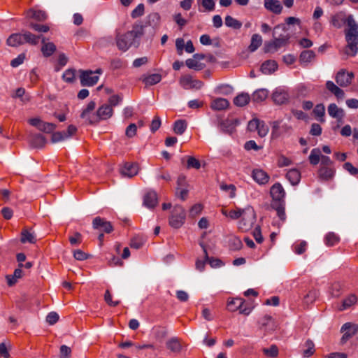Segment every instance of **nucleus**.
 I'll return each instance as SVG.
<instances>
[{"label":"nucleus","mask_w":358,"mask_h":358,"mask_svg":"<svg viewBox=\"0 0 358 358\" xmlns=\"http://www.w3.org/2000/svg\"><path fill=\"white\" fill-rule=\"evenodd\" d=\"M345 29V38L347 43L344 48V53L350 57L355 56L358 52V24L352 15L346 19Z\"/></svg>","instance_id":"1"},{"label":"nucleus","mask_w":358,"mask_h":358,"mask_svg":"<svg viewBox=\"0 0 358 358\" xmlns=\"http://www.w3.org/2000/svg\"><path fill=\"white\" fill-rule=\"evenodd\" d=\"M222 213L227 217L232 220L241 218L242 222H253L255 219V213L252 208L248 207L245 209L235 208L231 210H223Z\"/></svg>","instance_id":"2"},{"label":"nucleus","mask_w":358,"mask_h":358,"mask_svg":"<svg viewBox=\"0 0 358 358\" xmlns=\"http://www.w3.org/2000/svg\"><path fill=\"white\" fill-rule=\"evenodd\" d=\"M213 123L220 130L226 134H232L237 124L236 120L225 118L222 115H216Z\"/></svg>","instance_id":"3"},{"label":"nucleus","mask_w":358,"mask_h":358,"mask_svg":"<svg viewBox=\"0 0 358 358\" xmlns=\"http://www.w3.org/2000/svg\"><path fill=\"white\" fill-rule=\"evenodd\" d=\"M137 34L134 31H129L124 34H118L116 36V45L122 51L127 50L133 43Z\"/></svg>","instance_id":"4"},{"label":"nucleus","mask_w":358,"mask_h":358,"mask_svg":"<svg viewBox=\"0 0 358 358\" xmlns=\"http://www.w3.org/2000/svg\"><path fill=\"white\" fill-rule=\"evenodd\" d=\"M96 103L92 101L88 103L86 108L83 109L80 114V117L88 124H96L99 122L97 113L94 111Z\"/></svg>","instance_id":"5"},{"label":"nucleus","mask_w":358,"mask_h":358,"mask_svg":"<svg viewBox=\"0 0 358 358\" xmlns=\"http://www.w3.org/2000/svg\"><path fill=\"white\" fill-rule=\"evenodd\" d=\"M227 308L231 312L238 310L241 314L248 315L252 308L245 304V300L242 298H236L227 303Z\"/></svg>","instance_id":"6"},{"label":"nucleus","mask_w":358,"mask_h":358,"mask_svg":"<svg viewBox=\"0 0 358 358\" xmlns=\"http://www.w3.org/2000/svg\"><path fill=\"white\" fill-rule=\"evenodd\" d=\"M80 83L83 86H93L99 80V76L94 75V73L101 74L102 71L101 69H96L95 72L92 71H79Z\"/></svg>","instance_id":"7"},{"label":"nucleus","mask_w":358,"mask_h":358,"mask_svg":"<svg viewBox=\"0 0 358 358\" xmlns=\"http://www.w3.org/2000/svg\"><path fill=\"white\" fill-rule=\"evenodd\" d=\"M289 38L290 36L289 34L280 35L278 38H275L273 41L265 45V52H273L277 51L279 48L285 46L288 43Z\"/></svg>","instance_id":"8"},{"label":"nucleus","mask_w":358,"mask_h":358,"mask_svg":"<svg viewBox=\"0 0 358 358\" xmlns=\"http://www.w3.org/2000/svg\"><path fill=\"white\" fill-rule=\"evenodd\" d=\"M28 122L41 131L48 134L52 133L57 127L56 124L44 122L38 117L31 118L28 120Z\"/></svg>","instance_id":"9"},{"label":"nucleus","mask_w":358,"mask_h":358,"mask_svg":"<svg viewBox=\"0 0 358 358\" xmlns=\"http://www.w3.org/2000/svg\"><path fill=\"white\" fill-rule=\"evenodd\" d=\"M206 232L202 233L201 236V241H199V245L201 247L204 254V259L210 264L212 268H220L224 265L222 260L217 258L209 257L207 252V248L204 243V238L206 237Z\"/></svg>","instance_id":"10"},{"label":"nucleus","mask_w":358,"mask_h":358,"mask_svg":"<svg viewBox=\"0 0 358 358\" xmlns=\"http://www.w3.org/2000/svg\"><path fill=\"white\" fill-rule=\"evenodd\" d=\"M180 84L185 89L200 90L203 86V83L199 80L194 79L189 75H185L180 78Z\"/></svg>","instance_id":"11"},{"label":"nucleus","mask_w":358,"mask_h":358,"mask_svg":"<svg viewBox=\"0 0 358 358\" xmlns=\"http://www.w3.org/2000/svg\"><path fill=\"white\" fill-rule=\"evenodd\" d=\"M353 78L352 72H347L345 69H341L336 73V82L339 86L345 87L351 84Z\"/></svg>","instance_id":"12"},{"label":"nucleus","mask_w":358,"mask_h":358,"mask_svg":"<svg viewBox=\"0 0 358 358\" xmlns=\"http://www.w3.org/2000/svg\"><path fill=\"white\" fill-rule=\"evenodd\" d=\"M143 206L148 208H154L158 203L157 194L155 191L150 190L143 196Z\"/></svg>","instance_id":"13"},{"label":"nucleus","mask_w":358,"mask_h":358,"mask_svg":"<svg viewBox=\"0 0 358 358\" xmlns=\"http://www.w3.org/2000/svg\"><path fill=\"white\" fill-rule=\"evenodd\" d=\"M138 166L136 163H125L120 169L122 176L131 178L136 176L138 172Z\"/></svg>","instance_id":"14"},{"label":"nucleus","mask_w":358,"mask_h":358,"mask_svg":"<svg viewBox=\"0 0 358 358\" xmlns=\"http://www.w3.org/2000/svg\"><path fill=\"white\" fill-rule=\"evenodd\" d=\"M335 174V169L333 166H320L318 170V178L322 181L331 180Z\"/></svg>","instance_id":"15"},{"label":"nucleus","mask_w":358,"mask_h":358,"mask_svg":"<svg viewBox=\"0 0 358 358\" xmlns=\"http://www.w3.org/2000/svg\"><path fill=\"white\" fill-rule=\"evenodd\" d=\"M252 177L259 185L266 184L270 179L268 174L262 169H256L252 171Z\"/></svg>","instance_id":"16"},{"label":"nucleus","mask_w":358,"mask_h":358,"mask_svg":"<svg viewBox=\"0 0 358 358\" xmlns=\"http://www.w3.org/2000/svg\"><path fill=\"white\" fill-rule=\"evenodd\" d=\"M272 99L275 103L282 105L288 103L289 96L287 91L276 90L272 94Z\"/></svg>","instance_id":"17"},{"label":"nucleus","mask_w":358,"mask_h":358,"mask_svg":"<svg viewBox=\"0 0 358 358\" xmlns=\"http://www.w3.org/2000/svg\"><path fill=\"white\" fill-rule=\"evenodd\" d=\"M99 122L110 118L113 113V110L111 106L108 104L102 105L96 110Z\"/></svg>","instance_id":"18"},{"label":"nucleus","mask_w":358,"mask_h":358,"mask_svg":"<svg viewBox=\"0 0 358 358\" xmlns=\"http://www.w3.org/2000/svg\"><path fill=\"white\" fill-rule=\"evenodd\" d=\"M270 193L272 198L276 201L282 200L285 195V192L282 186L278 182L275 183L271 187Z\"/></svg>","instance_id":"19"},{"label":"nucleus","mask_w":358,"mask_h":358,"mask_svg":"<svg viewBox=\"0 0 358 358\" xmlns=\"http://www.w3.org/2000/svg\"><path fill=\"white\" fill-rule=\"evenodd\" d=\"M229 106V102L224 98H216L210 102V108L215 110H222L227 109Z\"/></svg>","instance_id":"20"},{"label":"nucleus","mask_w":358,"mask_h":358,"mask_svg":"<svg viewBox=\"0 0 358 358\" xmlns=\"http://www.w3.org/2000/svg\"><path fill=\"white\" fill-rule=\"evenodd\" d=\"M264 6L267 10L275 14L280 13L282 10V6L278 0H264Z\"/></svg>","instance_id":"21"},{"label":"nucleus","mask_w":358,"mask_h":358,"mask_svg":"<svg viewBox=\"0 0 358 358\" xmlns=\"http://www.w3.org/2000/svg\"><path fill=\"white\" fill-rule=\"evenodd\" d=\"M329 115L333 118H341L345 115L343 108H339L336 103H330L327 108Z\"/></svg>","instance_id":"22"},{"label":"nucleus","mask_w":358,"mask_h":358,"mask_svg":"<svg viewBox=\"0 0 358 358\" xmlns=\"http://www.w3.org/2000/svg\"><path fill=\"white\" fill-rule=\"evenodd\" d=\"M346 19L345 14L340 12L331 16L330 23L333 27L340 29L343 24H346Z\"/></svg>","instance_id":"23"},{"label":"nucleus","mask_w":358,"mask_h":358,"mask_svg":"<svg viewBox=\"0 0 358 358\" xmlns=\"http://www.w3.org/2000/svg\"><path fill=\"white\" fill-rule=\"evenodd\" d=\"M36 241V236L34 234L32 228L23 229L21 232V242L23 243H34Z\"/></svg>","instance_id":"24"},{"label":"nucleus","mask_w":358,"mask_h":358,"mask_svg":"<svg viewBox=\"0 0 358 358\" xmlns=\"http://www.w3.org/2000/svg\"><path fill=\"white\" fill-rule=\"evenodd\" d=\"M326 87L331 93L334 94L338 99H342L344 98V91L335 85L334 82L327 81L326 83Z\"/></svg>","instance_id":"25"},{"label":"nucleus","mask_w":358,"mask_h":358,"mask_svg":"<svg viewBox=\"0 0 358 358\" xmlns=\"http://www.w3.org/2000/svg\"><path fill=\"white\" fill-rule=\"evenodd\" d=\"M42 43L41 52L44 57H50L55 52L56 46L53 43L45 42V38H42Z\"/></svg>","instance_id":"26"},{"label":"nucleus","mask_w":358,"mask_h":358,"mask_svg":"<svg viewBox=\"0 0 358 358\" xmlns=\"http://www.w3.org/2000/svg\"><path fill=\"white\" fill-rule=\"evenodd\" d=\"M29 142L32 147L40 148L45 145L46 139L41 134H34L30 136Z\"/></svg>","instance_id":"27"},{"label":"nucleus","mask_w":358,"mask_h":358,"mask_svg":"<svg viewBox=\"0 0 358 358\" xmlns=\"http://www.w3.org/2000/svg\"><path fill=\"white\" fill-rule=\"evenodd\" d=\"M278 69V64L274 60H267L261 66V71L264 74H271Z\"/></svg>","instance_id":"28"},{"label":"nucleus","mask_w":358,"mask_h":358,"mask_svg":"<svg viewBox=\"0 0 358 358\" xmlns=\"http://www.w3.org/2000/svg\"><path fill=\"white\" fill-rule=\"evenodd\" d=\"M24 43L23 34H13L7 39L9 46L17 47Z\"/></svg>","instance_id":"29"},{"label":"nucleus","mask_w":358,"mask_h":358,"mask_svg":"<svg viewBox=\"0 0 358 358\" xmlns=\"http://www.w3.org/2000/svg\"><path fill=\"white\" fill-rule=\"evenodd\" d=\"M142 81L145 85L150 86L159 83L162 80V76L159 73H153L142 77Z\"/></svg>","instance_id":"30"},{"label":"nucleus","mask_w":358,"mask_h":358,"mask_svg":"<svg viewBox=\"0 0 358 358\" xmlns=\"http://www.w3.org/2000/svg\"><path fill=\"white\" fill-rule=\"evenodd\" d=\"M172 217L177 222H183L185 217V211L180 206H174L172 211Z\"/></svg>","instance_id":"31"},{"label":"nucleus","mask_w":358,"mask_h":358,"mask_svg":"<svg viewBox=\"0 0 358 358\" xmlns=\"http://www.w3.org/2000/svg\"><path fill=\"white\" fill-rule=\"evenodd\" d=\"M147 241V238L143 235L134 236L130 241V247L134 249H139L143 247Z\"/></svg>","instance_id":"32"},{"label":"nucleus","mask_w":358,"mask_h":358,"mask_svg":"<svg viewBox=\"0 0 358 358\" xmlns=\"http://www.w3.org/2000/svg\"><path fill=\"white\" fill-rule=\"evenodd\" d=\"M286 178L291 182L292 185H294L299 182L301 179V173L297 169H290L287 173Z\"/></svg>","instance_id":"33"},{"label":"nucleus","mask_w":358,"mask_h":358,"mask_svg":"<svg viewBox=\"0 0 358 358\" xmlns=\"http://www.w3.org/2000/svg\"><path fill=\"white\" fill-rule=\"evenodd\" d=\"M166 345V348L173 352H179L182 348L180 342L176 337H173L167 341Z\"/></svg>","instance_id":"34"},{"label":"nucleus","mask_w":358,"mask_h":358,"mask_svg":"<svg viewBox=\"0 0 358 358\" xmlns=\"http://www.w3.org/2000/svg\"><path fill=\"white\" fill-rule=\"evenodd\" d=\"M340 241V237L334 232H329L326 234L324 238L325 245L328 247L334 246L338 243Z\"/></svg>","instance_id":"35"},{"label":"nucleus","mask_w":358,"mask_h":358,"mask_svg":"<svg viewBox=\"0 0 358 358\" xmlns=\"http://www.w3.org/2000/svg\"><path fill=\"white\" fill-rule=\"evenodd\" d=\"M250 100V97L247 93H241L236 96L234 99V103L239 107H243L247 105Z\"/></svg>","instance_id":"36"},{"label":"nucleus","mask_w":358,"mask_h":358,"mask_svg":"<svg viewBox=\"0 0 358 358\" xmlns=\"http://www.w3.org/2000/svg\"><path fill=\"white\" fill-rule=\"evenodd\" d=\"M268 95V90L265 89H259L256 90L252 96V99L255 102H262L264 101Z\"/></svg>","instance_id":"37"},{"label":"nucleus","mask_w":358,"mask_h":358,"mask_svg":"<svg viewBox=\"0 0 358 358\" xmlns=\"http://www.w3.org/2000/svg\"><path fill=\"white\" fill-rule=\"evenodd\" d=\"M262 38L259 34H255L252 36L251 43L248 47L250 52H255L262 45Z\"/></svg>","instance_id":"38"},{"label":"nucleus","mask_w":358,"mask_h":358,"mask_svg":"<svg viewBox=\"0 0 358 358\" xmlns=\"http://www.w3.org/2000/svg\"><path fill=\"white\" fill-rule=\"evenodd\" d=\"M22 267H18L17 268L15 269L13 275H7L6 276L8 285L9 286H12L14 284H15L17 282V280L19 278H21L22 277L23 271L22 270Z\"/></svg>","instance_id":"39"},{"label":"nucleus","mask_w":358,"mask_h":358,"mask_svg":"<svg viewBox=\"0 0 358 358\" xmlns=\"http://www.w3.org/2000/svg\"><path fill=\"white\" fill-rule=\"evenodd\" d=\"M187 122L185 120H178L173 124V131L178 135H182L187 129Z\"/></svg>","instance_id":"40"},{"label":"nucleus","mask_w":358,"mask_h":358,"mask_svg":"<svg viewBox=\"0 0 358 358\" xmlns=\"http://www.w3.org/2000/svg\"><path fill=\"white\" fill-rule=\"evenodd\" d=\"M24 43H27L30 45H35L38 44L41 36H36L29 31H25L23 33Z\"/></svg>","instance_id":"41"},{"label":"nucleus","mask_w":358,"mask_h":358,"mask_svg":"<svg viewBox=\"0 0 358 358\" xmlns=\"http://www.w3.org/2000/svg\"><path fill=\"white\" fill-rule=\"evenodd\" d=\"M315 57V53L313 50H304L300 56L299 60L301 63H309L312 62Z\"/></svg>","instance_id":"42"},{"label":"nucleus","mask_w":358,"mask_h":358,"mask_svg":"<svg viewBox=\"0 0 358 358\" xmlns=\"http://www.w3.org/2000/svg\"><path fill=\"white\" fill-rule=\"evenodd\" d=\"M321 152L318 148L313 149L308 157L310 164L315 166L321 160Z\"/></svg>","instance_id":"43"},{"label":"nucleus","mask_w":358,"mask_h":358,"mask_svg":"<svg viewBox=\"0 0 358 358\" xmlns=\"http://www.w3.org/2000/svg\"><path fill=\"white\" fill-rule=\"evenodd\" d=\"M313 113L315 117L319 118V121L320 122H324L325 120L324 118L325 115V107L324 104L320 103L317 104L313 109Z\"/></svg>","instance_id":"44"},{"label":"nucleus","mask_w":358,"mask_h":358,"mask_svg":"<svg viewBox=\"0 0 358 358\" xmlns=\"http://www.w3.org/2000/svg\"><path fill=\"white\" fill-rule=\"evenodd\" d=\"M304 347L306 349L303 350V357H309L314 354L315 351V345L311 340H307L304 344Z\"/></svg>","instance_id":"45"},{"label":"nucleus","mask_w":358,"mask_h":358,"mask_svg":"<svg viewBox=\"0 0 358 358\" xmlns=\"http://www.w3.org/2000/svg\"><path fill=\"white\" fill-rule=\"evenodd\" d=\"M341 331H345L352 337L358 331V325L350 322L345 323L341 327Z\"/></svg>","instance_id":"46"},{"label":"nucleus","mask_w":358,"mask_h":358,"mask_svg":"<svg viewBox=\"0 0 358 358\" xmlns=\"http://www.w3.org/2000/svg\"><path fill=\"white\" fill-rule=\"evenodd\" d=\"M76 73L75 69H69L64 72L62 78L66 83H73L76 80Z\"/></svg>","instance_id":"47"},{"label":"nucleus","mask_w":358,"mask_h":358,"mask_svg":"<svg viewBox=\"0 0 358 358\" xmlns=\"http://www.w3.org/2000/svg\"><path fill=\"white\" fill-rule=\"evenodd\" d=\"M225 24L229 27H231L235 29H239L242 27V23L234 18L230 15H227L225 17Z\"/></svg>","instance_id":"48"},{"label":"nucleus","mask_w":358,"mask_h":358,"mask_svg":"<svg viewBox=\"0 0 358 358\" xmlns=\"http://www.w3.org/2000/svg\"><path fill=\"white\" fill-rule=\"evenodd\" d=\"M185 64L189 69L196 71L201 70L203 68V64L195 59L194 57L186 60Z\"/></svg>","instance_id":"49"},{"label":"nucleus","mask_w":358,"mask_h":358,"mask_svg":"<svg viewBox=\"0 0 358 358\" xmlns=\"http://www.w3.org/2000/svg\"><path fill=\"white\" fill-rule=\"evenodd\" d=\"M187 169H199L201 167V163L199 160L192 156H187Z\"/></svg>","instance_id":"50"},{"label":"nucleus","mask_w":358,"mask_h":358,"mask_svg":"<svg viewBox=\"0 0 358 358\" xmlns=\"http://www.w3.org/2000/svg\"><path fill=\"white\" fill-rule=\"evenodd\" d=\"M356 301L357 296L355 294H350L343 300L341 310H345L350 308L352 305L355 304Z\"/></svg>","instance_id":"51"},{"label":"nucleus","mask_w":358,"mask_h":358,"mask_svg":"<svg viewBox=\"0 0 358 358\" xmlns=\"http://www.w3.org/2000/svg\"><path fill=\"white\" fill-rule=\"evenodd\" d=\"M220 189L223 191L229 192V196L231 198H234L236 195V188L235 185H234L232 184L227 185V184L222 183L220 185Z\"/></svg>","instance_id":"52"},{"label":"nucleus","mask_w":358,"mask_h":358,"mask_svg":"<svg viewBox=\"0 0 358 358\" xmlns=\"http://www.w3.org/2000/svg\"><path fill=\"white\" fill-rule=\"evenodd\" d=\"M30 16L38 21H44L47 19V14L43 10H30Z\"/></svg>","instance_id":"53"},{"label":"nucleus","mask_w":358,"mask_h":358,"mask_svg":"<svg viewBox=\"0 0 358 358\" xmlns=\"http://www.w3.org/2000/svg\"><path fill=\"white\" fill-rule=\"evenodd\" d=\"M317 297V292L316 290H310L303 297L304 303L306 304L313 303Z\"/></svg>","instance_id":"54"},{"label":"nucleus","mask_w":358,"mask_h":358,"mask_svg":"<svg viewBox=\"0 0 358 358\" xmlns=\"http://www.w3.org/2000/svg\"><path fill=\"white\" fill-rule=\"evenodd\" d=\"M207 11H212L215 9V0H197Z\"/></svg>","instance_id":"55"},{"label":"nucleus","mask_w":358,"mask_h":358,"mask_svg":"<svg viewBox=\"0 0 358 358\" xmlns=\"http://www.w3.org/2000/svg\"><path fill=\"white\" fill-rule=\"evenodd\" d=\"M145 6L143 3L138 4L135 9H134L131 13L132 18H137L142 16L144 14Z\"/></svg>","instance_id":"56"},{"label":"nucleus","mask_w":358,"mask_h":358,"mask_svg":"<svg viewBox=\"0 0 358 358\" xmlns=\"http://www.w3.org/2000/svg\"><path fill=\"white\" fill-rule=\"evenodd\" d=\"M264 353L270 357H275L278 354V349L276 345H273L269 348H264Z\"/></svg>","instance_id":"57"},{"label":"nucleus","mask_w":358,"mask_h":358,"mask_svg":"<svg viewBox=\"0 0 358 358\" xmlns=\"http://www.w3.org/2000/svg\"><path fill=\"white\" fill-rule=\"evenodd\" d=\"M29 27L34 31L42 33L48 32L50 29L48 25L39 24L36 23H30Z\"/></svg>","instance_id":"58"},{"label":"nucleus","mask_w":358,"mask_h":358,"mask_svg":"<svg viewBox=\"0 0 358 358\" xmlns=\"http://www.w3.org/2000/svg\"><path fill=\"white\" fill-rule=\"evenodd\" d=\"M257 131L258 135L260 137H264L266 136V134L268 132V127L266 125V124L264 121L260 120L259 127H258V129Z\"/></svg>","instance_id":"59"},{"label":"nucleus","mask_w":358,"mask_h":358,"mask_svg":"<svg viewBox=\"0 0 358 358\" xmlns=\"http://www.w3.org/2000/svg\"><path fill=\"white\" fill-rule=\"evenodd\" d=\"M95 231H102L106 234H110L113 231V225H93Z\"/></svg>","instance_id":"60"},{"label":"nucleus","mask_w":358,"mask_h":358,"mask_svg":"<svg viewBox=\"0 0 358 358\" xmlns=\"http://www.w3.org/2000/svg\"><path fill=\"white\" fill-rule=\"evenodd\" d=\"M306 242L301 241L300 243L294 245V251L297 255H301L306 251Z\"/></svg>","instance_id":"61"},{"label":"nucleus","mask_w":358,"mask_h":358,"mask_svg":"<svg viewBox=\"0 0 358 358\" xmlns=\"http://www.w3.org/2000/svg\"><path fill=\"white\" fill-rule=\"evenodd\" d=\"M59 315L56 312H50L46 317V322L50 324H55L59 320Z\"/></svg>","instance_id":"62"},{"label":"nucleus","mask_w":358,"mask_h":358,"mask_svg":"<svg viewBox=\"0 0 358 358\" xmlns=\"http://www.w3.org/2000/svg\"><path fill=\"white\" fill-rule=\"evenodd\" d=\"M202 210L203 206L200 203H196L189 210V215L193 217H196L201 213Z\"/></svg>","instance_id":"63"},{"label":"nucleus","mask_w":358,"mask_h":358,"mask_svg":"<svg viewBox=\"0 0 358 358\" xmlns=\"http://www.w3.org/2000/svg\"><path fill=\"white\" fill-rule=\"evenodd\" d=\"M71 350L69 347L62 345L60 347V358H69Z\"/></svg>","instance_id":"64"}]
</instances>
